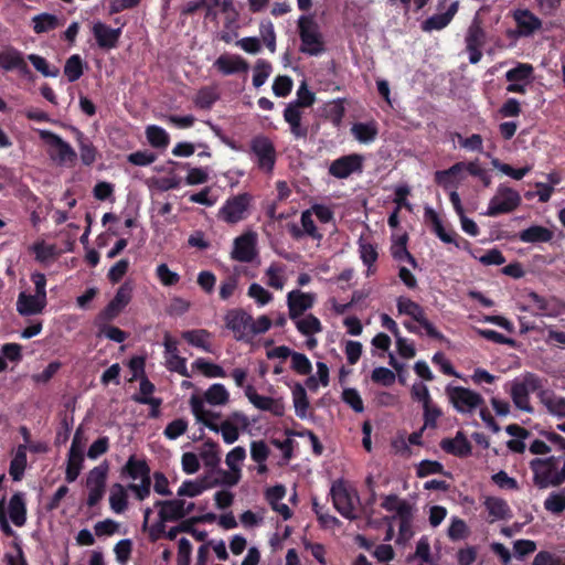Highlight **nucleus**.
I'll return each instance as SVG.
<instances>
[{
  "instance_id": "1",
  "label": "nucleus",
  "mask_w": 565,
  "mask_h": 565,
  "mask_svg": "<svg viewBox=\"0 0 565 565\" xmlns=\"http://www.w3.org/2000/svg\"><path fill=\"white\" fill-rule=\"evenodd\" d=\"M545 382L546 380L531 372L513 380L509 393L515 407L526 413H533L534 408L530 403V394L535 393L540 398L542 392L548 391L544 388Z\"/></svg>"
},
{
  "instance_id": "2",
  "label": "nucleus",
  "mask_w": 565,
  "mask_h": 565,
  "mask_svg": "<svg viewBox=\"0 0 565 565\" xmlns=\"http://www.w3.org/2000/svg\"><path fill=\"white\" fill-rule=\"evenodd\" d=\"M300 39L299 51L309 56H319L326 52L323 35L312 17L301 15L298 20Z\"/></svg>"
},
{
  "instance_id": "3",
  "label": "nucleus",
  "mask_w": 565,
  "mask_h": 565,
  "mask_svg": "<svg viewBox=\"0 0 565 565\" xmlns=\"http://www.w3.org/2000/svg\"><path fill=\"white\" fill-rule=\"evenodd\" d=\"M248 153L258 170L273 173L277 161V150L268 136L264 134L254 136L249 141Z\"/></svg>"
},
{
  "instance_id": "4",
  "label": "nucleus",
  "mask_w": 565,
  "mask_h": 565,
  "mask_svg": "<svg viewBox=\"0 0 565 565\" xmlns=\"http://www.w3.org/2000/svg\"><path fill=\"white\" fill-rule=\"evenodd\" d=\"M334 509L345 519L355 520V503L360 502L358 492L349 488L343 480H337L330 489Z\"/></svg>"
},
{
  "instance_id": "5",
  "label": "nucleus",
  "mask_w": 565,
  "mask_h": 565,
  "mask_svg": "<svg viewBox=\"0 0 565 565\" xmlns=\"http://www.w3.org/2000/svg\"><path fill=\"white\" fill-rule=\"evenodd\" d=\"M253 196L247 193H239L230 196L218 210V218L227 224H236L249 215Z\"/></svg>"
},
{
  "instance_id": "6",
  "label": "nucleus",
  "mask_w": 565,
  "mask_h": 565,
  "mask_svg": "<svg viewBox=\"0 0 565 565\" xmlns=\"http://www.w3.org/2000/svg\"><path fill=\"white\" fill-rule=\"evenodd\" d=\"M511 15L516 28L508 30L507 35L510 39L532 38L543 28V21L529 9H515Z\"/></svg>"
},
{
  "instance_id": "7",
  "label": "nucleus",
  "mask_w": 565,
  "mask_h": 565,
  "mask_svg": "<svg viewBox=\"0 0 565 565\" xmlns=\"http://www.w3.org/2000/svg\"><path fill=\"white\" fill-rule=\"evenodd\" d=\"M226 329H228L236 341L250 342L252 315L243 308H233L224 316Z\"/></svg>"
},
{
  "instance_id": "8",
  "label": "nucleus",
  "mask_w": 565,
  "mask_h": 565,
  "mask_svg": "<svg viewBox=\"0 0 565 565\" xmlns=\"http://www.w3.org/2000/svg\"><path fill=\"white\" fill-rule=\"evenodd\" d=\"M109 471V465L105 460L97 467H94L87 475L86 487L88 489L87 505L93 508L104 498L106 491V481Z\"/></svg>"
},
{
  "instance_id": "9",
  "label": "nucleus",
  "mask_w": 565,
  "mask_h": 565,
  "mask_svg": "<svg viewBox=\"0 0 565 565\" xmlns=\"http://www.w3.org/2000/svg\"><path fill=\"white\" fill-rule=\"evenodd\" d=\"M521 203L518 191L509 186L500 185L497 194L490 200L487 215L498 216L514 211Z\"/></svg>"
},
{
  "instance_id": "10",
  "label": "nucleus",
  "mask_w": 565,
  "mask_h": 565,
  "mask_svg": "<svg viewBox=\"0 0 565 565\" xmlns=\"http://www.w3.org/2000/svg\"><path fill=\"white\" fill-rule=\"evenodd\" d=\"M559 457L551 456L548 458H535L530 461V468L533 472V482L540 489L552 484L554 473L558 472Z\"/></svg>"
},
{
  "instance_id": "11",
  "label": "nucleus",
  "mask_w": 565,
  "mask_h": 565,
  "mask_svg": "<svg viewBox=\"0 0 565 565\" xmlns=\"http://www.w3.org/2000/svg\"><path fill=\"white\" fill-rule=\"evenodd\" d=\"M381 507L388 511L395 512L399 520V533L406 535L411 533V524L413 520V507L406 500L399 499L396 494L385 495Z\"/></svg>"
},
{
  "instance_id": "12",
  "label": "nucleus",
  "mask_w": 565,
  "mask_h": 565,
  "mask_svg": "<svg viewBox=\"0 0 565 565\" xmlns=\"http://www.w3.org/2000/svg\"><path fill=\"white\" fill-rule=\"evenodd\" d=\"M82 429L77 428L68 451L67 466L65 471V480L68 483L74 482L83 469L84 445L82 443Z\"/></svg>"
},
{
  "instance_id": "13",
  "label": "nucleus",
  "mask_w": 565,
  "mask_h": 565,
  "mask_svg": "<svg viewBox=\"0 0 565 565\" xmlns=\"http://www.w3.org/2000/svg\"><path fill=\"white\" fill-rule=\"evenodd\" d=\"M132 296V287L125 282L122 284L115 295V297L108 302V305L98 313L97 321L108 322L119 316V313L130 302Z\"/></svg>"
},
{
  "instance_id": "14",
  "label": "nucleus",
  "mask_w": 565,
  "mask_h": 565,
  "mask_svg": "<svg viewBox=\"0 0 565 565\" xmlns=\"http://www.w3.org/2000/svg\"><path fill=\"white\" fill-rule=\"evenodd\" d=\"M40 138L46 142L50 147L54 148L56 154L51 153L53 160L58 163H74L77 159L76 151L71 147L68 142L63 140L58 135L50 130H40Z\"/></svg>"
},
{
  "instance_id": "15",
  "label": "nucleus",
  "mask_w": 565,
  "mask_h": 565,
  "mask_svg": "<svg viewBox=\"0 0 565 565\" xmlns=\"http://www.w3.org/2000/svg\"><path fill=\"white\" fill-rule=\"evenodd\" d=\"M363 157L358 153L342 156L331 162L329 174L337 179H347L355 172H362Z\"/></svg>"
},
{
  "instance_id": "16",
  "label": "nucleus",
  "mask_w": 565,
  "mask_h": 565,
  "mask_svg": "<svg viewBox=\"0 0 565 565\" xmlns=\"http://www.w3.org/2000/svg\"><path fill=\"white\" fill-rule=\"evenodd\" d=\"M0 68L4 72L17 71L22 76L31 74L23 53L12 45H7L0 51Z\"/></svg>"
},
{
  "instance_id": "17",
  "label": "nucleus",
  "mask_w": 565,
  "mask_h": 565,
  "mask_svg": "<svg viewBox=\"0 0 565 565\" xmlns=\"http://www.w3.org/2000/svg\"><path fill=\"white\" fill-rule=\"evenodd\" d=\"M459 175V162L454 163L448 170L437 171L435 181L449 194L455 212L459 215V193L456 181Z\"/></svg>"
},
{
  "instance_id": "18",
  "label": "nucleus",
  "mask_w": 565,
  "mask_h": 565,
  "mask_svg": "<svg viewBox=\"0 0 565 565\" xmlns=\"http://www.w3.org/2000/svg\"><path fill=\"white\" fill-rule=\"evenodd\" d=\"M245 395L256 408L269 412L277 417L284 416L285 403L282 398L259 395L253 385H247L245 387Z\"/></svg>"
},
{
  "instance_id": "19",
  "label": "nucleus",
  "mask_w": 565,
  "mask_h": 565,
  "mask_svg": "<svg viewBox=\"0 0 565 565\" xmlns=\"http://www.w3.org/2000/svg\"><path fill=\"white\" fill-rule=\"evenodd\" d=\"M526 299L535 307L536 316L557 317L564 312V303L555 297L545 298L535 291H530Z\"/></svg>"
},
{
  "instance_id": "20",
  "label": "nucleus",
  "mask_w": 565,
  "mask_h": 565,
  "mask_svg": "<svg viewBox=\"0 0 565 565\" xmlns=\"http://www.w3.org/2000/svg\"><path fill=\"white\" fill-rule=\"evenodd\" d=\"M313 294L295 289L287 294L288 315L291 320H297L315 305Z\"/></svg>"
},
{
  "instance_id": "21",
  "label": "nucleus",
  "mask_w": 565,
  "mask_h": 565,
  "mask_svg": "<svg viewBox=\"0 0 565 565\" xmlns=\"http://www.w3.org/2000/svg\"><path fill=\"white\" fill-rule=\"evenodd\" d=\"M154 507L160 508L159 519L162 522L179 521L189 514V510H185V501L182 499L158 500Z\"/></svg>"
},
{
  "instance_id": "22",
  "label": "nucleus",
  "mask_w": 565,
  "mask_h": 565,
  "mask_svg": "<svg viewBox=\"0 0 565 565\" xmlns=\"http://www.w3.org/2000/svg\"><path fill=\"white\" fill-rule=\"evenodd\" d=\"M256 237L255 234L249 232L245 233L234 241L232 258L242 263H249L256 256Z\"/></svg>"
},
{
  "instance_id": "23",
  "label": "nucleus",
  "mask_w": 565,
  "mask_h": 565,
  "mask_svg": "<svg viewBox=\"0 0 565 565\" xmlns=\"http://www.w3.org/2000/svg\"><path fill=\"white\" fill-rule=\"evenodd\" d=\"M97 45L103 50L115 49L121 35V29H113L103 22H96L92 29Z\"/></svg>"
},
{
  "instance_id": "24",
  "label": "nucleus",
  "mask_w": 565,
  "mask_h": 565,
  "mask_svg": "<svg viewBox=\"0 0 565 565\" xmlns=\"http://www.w3.org/2000/svg\"><path fill=\"white\" fill-rule=\"evenodd\" d=\"M214 67L221 74L227 76L236 73H246L249 65L241 55L222 54L215 60Z\"/></svg>"
},
{
  "instance_id": "25",
  "label": "nucleus",
  "mask_w": 565,
  "mask_h": 565,
  "mask_svg": "<svg viewBox=\"0 0 565 565\" xmlns=\"http://www.w3.org/2000/svg\"><path fill=\"white\" fill-rule=\"evenodd\" d=\"M424 221L429 230L444 243H455L454 233L446 231L439 214L430 206H426L424 210Z\"/></svg>"
},
{
  "instance_id": "26",
  "label": "nucleus",
  "mask_w": 565,
  "mask_h": 565,
  "mask_svg": "<svg viewBox=\"0 0 565 565\" xmlns=\"http://www.w3.org/2000/svg\"><path fill=\"white\" fill-rule=\"evenodd\" d=\"M284 119L289 125L295 139H306L309 132L308 126L301 122V111L297 105L288 104L284 110Z\"/></svg>"
},
{
  "instance_id": "27",
  "label": "nucleus",
  "mask_w": 565,
  "mask_h": 565,
  "mask_svg": "<svg viewBox=\"0 0 565 565\" xmlns=\"http://www.w3.org/2000/svg\"><path fill=\"white\" fill-rule=\"evenodd\" d=\"M46 306V300L40 298L38 295H28L24 291L20 292L17 300V310L21 316L38 315L43 311Z\"/></svg>"
},
{
  "instance_id": "28",
  "label": "nucleus",
  "mask_w": 565,
  "mask_h": 565,
  "mask_svg": "<svg viewBox=\"0 0 565 565\" xmlns=\"http://www.w3.org/2000/svg\"><path fill=\"white\" fill-rule=\"evenodd\" d=\"M8 514L15 526H23L26 522V503L23 492H15L9 500Z\"/></svg>"
},
{
  "instance_id": "29",
  "label": "nucleus",
  "mask_w": 565,
  "mask_h": 565,
  "mask_svg": "<svg viewBox=\"0 0 565 565\" xmlns=\"http://www.w3.org/2000/svg\"><path fill=\"white\" fill-rule=\"evenodd\" d=\"M150 472V467L145 459H138L135 455H131L122 466L120 476L137 480L149 476Z\"/></svg>"
},
{
  "instance_id": "30",
  "label": "nucleus",
  "mask_w": 565,
  "mask_h": 565,
  "mask_svg": "<svg viewBox=\"0 0 565 565\" xmlns=\"http://www.w3.org/2000/svg\"><path fill=\"white\" fill-rule=\"evenodd\" d=\"M74 134L79 148V156L84 166H92L97 159V149L93 142L77 128H74Z\"/></svg>"
},
{
  "instance_id": "31",
  "label": "nucleus",
  "mask_w": 565,
  "mask_h": 565,
  "mask_svg": "<svg viewBox=\"0 0 565 565\" xmlns=\"http://www.w3.org/2000/svg\"><path fill=\"white\" fill-rule=\"evenodd\" d=\"M457 6L458 2H454L446 12L434 14L426 19L422 23V30L425 32H431L434 30H441L447 26L456 13Z\"/></svg>"
},
{
  "instance_id": "32",
  "label": "nucleus",
  "mask_w": 565,
  "mask_h": 565,
  "mask_svg": "<svg viewBox=\"0 0 565 565\" xmlns=\"http://www.w3.org/2000/svg\"><path fill=\"white\" fill-rule=\"evenodd\" d=\"M484 33L481 29H470L466 39L467 51L469 53V61L471 64L478 63L482 57L480 47L482 46Z\"/></svg>"
},
{
  "instance_id": "33",
  "label": "nucleus",
  "mask_w": 565,
  "mask_h": 565,
  "mask_svg": "<svg viewBox=\"0 0 565 565\" xmlns=\"http://www.w3.org/2000/svg\"><path fill=\"white\" fill-rule=\"evenodd\" d=\"M523 243H547L553 238V232L541 225H532L519 233Z\"/></svg>"
},
{
  "instance_id": "34",
  "label": "nucleus",
  "mask_w": 565,
  "mask_h": 565,
  "mask_svg": "<svg viewBox=\"0 0 565 565\" xmlns=\"http://www.w3.org/2000/svg\"><path fill=\"white\" fill-rule=\"evenodd\" d=\"M26 451V445H19L17 447L14 457L10 461L9 473L13 481H20L24 476V471L28 465Z\"/></svg>"
},
{
  "instance_id": "35",
  "label": "nucleus",
  "mask_w": 565,
  "mask_h": 565,
  "mask_svg": "<svg viewBox=\"0 0 565 565\" xmlns=\"http://www.w3.org/2000/svg\"><path fill=\"white\" fill-rule=\"evenodd\" d=\"M183 340L190 345L211 352V332L205 329L186 330L181 333Z\"/></svg>"
},
{
  "instance_id": "36",
  "label": "nucleus",
  "mask_w": 565,
  "mask_h": 565,
  "mask_svg": "<svg viewBox=\"0 0 565 565\" xmlns=\"http://www.w3.org/2000/svg\"><path fill=\"white\" fill-rule=\"evenodd\" d=\"M344 114V100L340 98L327 103L322 110V116L335 128L342 125Z\"/></svg>"
},
{
  "instance_id": "37",
  "label": "nucleus",
  "mask_w": 565,
  "mask_h": 565,
  "mask_svg": "<svg viewBox=\"0 0 565 565\" xmlns=\"http://www.w3.org/2000/svg\"><path fill=\"white\" fill-rule=\"evenodd\" d=\"M127 488L120 483H114L110 488L109 504L110 509L117 513H124L128 507Z\"/></svg>"
},
{
  "instance_id": "38",
  "label": "nucleus",
  "mask_w": 565,
  "mask_h": 565,
  "mask_svg": "<svg viewBox=\"0 0 565 565\" xmlns=\"http://www.w3.org/2000/svg\"><path fill=\"white\" fill-rule=\"evenodd\" d=\"M484 507L494 520H508L511 518V509L508 502L501 498H487L484 501Z\"/></svg>"
},
{
  "instance_id": "39",
  "label": "nucleus",
  "mask_w": 565,
  "mask_h": 565,
  "mask_svg": "<svg viewBox=\"0 0 565 565\" xmlns=\"http://www.w3.org/2000/svg\"><path fill=\"white\" fill-rule=\"evenodd\" d=\"M540 401L548 413L565 418V397L556 396L554 392L548 390L540 394Z\"/></svg>"
},
{
  "instance_id": "40",
  "label": "nucleus",
  "mask_w": 565,
  "mask_h": 565,
  "mask_svg": "<svg viewBox=\"0 0 565 565\" xmlns=\"http://www.w3.org/2000/svg\"><path fill=\"white\" fill-rule=\"evenodd\" d=\"M351 132L361 143H370L375 140L379 130L374 121L353 124Z\"/></svg>"
},
{
  "instance_id": "41",
  "label": "nucleus",
  "mask_w": 565,
  "mask_h": 565,
  "mask_svg": "<svg viewBox=\"0 0 565 565\" xmlns=\"http://www.w3.org/2000/svg\"><path fill=\"white\" fill-rule=\"evenodd\" d=\"M297 330L306 337H311L312 334L320 333L322 331V324L320 320L313 316L312 313L307 315L305 318L294 320Z\"/></svg>"
},
{
  "instance_id": "42",
  "label": "nucleus",
  "mask_w": 565,
  "mask_h": 565,
  "mask_svg": "<svg viewBox=\"0 0 565 565\" xmlns=\"http://www.w3.org/2000/svg\"><path fill=\"white\" fill-rule=\"evenodd\" d=\"M201 458L204 461L205 467L211 468L214 471L220 463V450L218 445L212 439H207L203 444V449L201 451Z\"/></svg>"
},
{
  "instance_id": "43",
  "label": "nucleus",
  "mask_w": 565,
  "mask_h": 565,
  "mask_svg": "<svg viewBox=\"0 0 565 565\" xmlns=\"http://www.w3.org/2000/svg\"><path fill=\"white\" fill-rule=\"evenodd\" d=\"M204 399L211 405H225L230 401V393L223 384L215 383L206 390Z\"/></svg>"
},
{
  "instance_id": "44",
  "label": "nucleus",
  "mask_w": 565,
  "mask_h": 565,
  "mask_svg": "<svg viewBox=\"0 0 565 565\" xmlns=\"http://www.w3.org/2000/svg\"><path fill=\"white\" fill-rule=\"evenodd\" d=\"M397 310L399 313L411 316L416 322L425 316V311L420 305L405 297L397 299Z\"/></svg>"
},
{
  "instance_id": "45",
  "label": "nucleus",
  "mask_w": 565,
  "mask_h": 565,
  "mask_svg": "<svg viewBox=\"0 0 565 565\" xmlns=\"http://www.w3.org/2000/svg\"><path fill=\"white\" fill-rule=\"evenodd\" d=\"M146 136L153 148H167L170 142L168 132L156 125H151L146 128Z\"/></svg>"
},
{
  "instance_id": "46",
  "label": "nucleus",
  "mask_w": 565,
  "mask_h": 565,
  "mask_svg": "<svg viewBox=\"0 0 565 565\" xmlns=\"http://www.w3.org/2000/svg\"><path fill=\"white\" fill-rule=\"evenodd\" d=\"M33 30L35 33L41 34L58 26V19L56 15L51 13H41L32 19Z\"/></svg>"
},
{
  "instance_id": "47",
  "label": "nucleus",
  "mask_w": 565,
  "mask_h": 565,
  "mask_svg": "<svg viewBox=\"0 0 565 565\" xmlns=\"http://www.w3.org/2000/svg\"><path fill=\"white\" fill-rule=\"evenodd\" d=\"M292 398L296 415L299 418H305L309 408V399L306 390L301 384H296L292 391Z\"/></svg>"
},
{
  "instance_id": "48",
  "label": "nucleus",
  "mask_w": 565,
  "mask_h": 565,
  "mask_svg": "<svg viewBox=\"0 0 565 565\" xmlns=\"http://www.w3.org/2000/svg\"><path fill=\"white\" fill-rule=\"evenodd\" d=\"M84 73L83 61L78 54L70 56L64 65V75L68 82H76L82 77Z\"/></svg>"
},
{
  "instance_id": "49",
  "label": "nucleus",
  "mask_w": 565,
  "mask_h": 565,
  "mask_svg": "<svg viewBox=\"0 0 565 565\" xmlns=\"http://www.w3.org/2000/svg\"><path fill=\"white\" fill-rule=\"evenodd\" d=\"M217 99L218 94L215 88L205 86L199 89L194 98V104L200 109H211Z\"/></svg>"
},
{
  "instance_id": "50",
  "label": "nucleus",
  "mask_w": 565,
  "mask_h": 565,
  "mask_svg": "<svg viewBox=\"0 0 565 565\" xmlns=\"http://www.w3.org/2000/svg\"><path fill=\"white\" fill-rule=\"evenodd\" d=\"M273 72L271 64L263 58L256 61L254 65L253 85L256 88L263 86Z\"/></svg>"
},
{
  "instance_id": "51",
  "label": "nucleus",
  "mask_w": 565,
  "mask_h": 565,
  "mask_svg": "<svg viewBox=\"0 0 565 565\" xmlns=\"http://www.w3.org/2000/svg\"><path fill=\"white\" fill-rule=\"evenodd\" d=\"M193 367L201 371L206 377H225V370L215 363L209 362L203 358H199L193 362Z\"/></svg>"
},
{
  "instance_id": "52",
  "label": "nucleus",
  "mask_w": 565,
  "mask_h": 565,
  "mask_svg": "<svg viewBox=\"0 0 565 565\" xmlns=\"http://www.w3.org/2000/svg\"><path fill=\"white\" fill-rule=\"evenodd\" d=\"M28 60L45 77H57L60 74L58 67L50 66L47 61L38 54H29Z\"/></svg>"
},
{
  "instance_id": "53",
  "label": "nucleus",
  "mask_w": 565,
  "mask_h": 565,
  "mask_svg": "<svg viewBox=\"0 0 565 565\" xmlns=\"http://www.w3.org/2000/svg\"><path fill=\"white\" fill-rule=\"evenodd\" d=\"M483 405L484 399L479 393L461 386V412L465 411V407L467 411H472Z\"/></svg>"
},
{
  "instance_id": "54",
  "label": "nucleus",
  "mask_w": 565,
  "mask_h": 565,
  "mask_svg": "<svg viewBox=\"0 0 565 565\" xmlns=\"http://www.w3.org/2000/svg\"><path fill=\"white\" fill-rule=\"evenodd\" d=\"M533 66L527 63H519L518 66L505 73L508 82H522L529 79L533 74Z\"/></svg>"
},
{
  "instance_id": "55",
  "label": "nucleus",
  "mask_w": 565,
  "mask_h": 565,
  "mask_svg": "<svg viewBox=\"0 0 565 565\" xmlns=\"http://www.w3.org/2000/svg\"><path fill=\"white\" fill-rule=\"evenodd\" d=\"M156 276L164 287L175 286L180 281V275L172 271L164 263L157 266Z\"/></svg>"
},
{
  "instance_id": "56",
  "label": "nucleus",
  "mask_w": 565,
  "mask_h": 565,
  "mask_svg": "<svg viewBox=\"0 0 565 565\" xmlns=\"http://www.w3.org/2000/svg\"><path fill=\"white\" fill-rule=\"evenodd\" d=\"M247 296L255 300V302L263 307L273 300V294L266 290L262 285L253 282L249 285Z\"/></svg>"
},
{
  "instance_id": "57",
  "label": "nucleus",
  "mask_w": 565,
  "mask_h": 565,
  "mask_svg": "<svg viewBox=\"0 0 565 565\" xmlns=\"http://www.w3.org/2000/svg\"><path fill=\"white\" fill-rule=\"evenodd\" d=\"M544 508L553 514L563 513L565 511V492H551L544 501Z\"/></svg>"
},
{
  "instance_id": "58",
  "label": "nucleus",
  "mask_w": 565,
  "mask_h": 565,
  "mask_svg": "<svg viewBox=\"0 0 565 565\" xmlns=\"http://www.w3.org/2000/svg\"><path fill=\"white\" fill-rule=\"evenodd\" d=\"M466 170L471 175L478 178L484 186H489L491 183V175L487 169L481 167V164L478 161H471L467 164L461 162V171Z\"/></svg>"
},
{
  "instance_id": "59",
  "label": "nucleus",
  "mask_w": 565,
  "mask_h": 565,
  "mask_svg": "<svg viewBox=\"0 0 565 565\" xmlns=\"http://www.w3.org/2000/svg\"><path fill=\"white\" fill-rule=\"evenodd\" d=\"M291 369L300 374L308 375L312 371V364L306 354L299 352L291 353Z\"/></svg>"
},
{
  "instance_id": "60",
  "label": "nucleus",
  "mask_w": 565,
  "mask_h": 565,
  "mask_svg": "<svg viewBox=\"0 0 565 565\" xmlns=\"http://www.w3.org/2000/svg\"><path fill=\"white\" fill-rule=\"evenodd\" d=\"M188 429V420L184 419V418H177L172 422H170L164 430H163V435L170 439V440H174L177 438H179L180 436H182Z\"/></svg>"
},
{
  "instance_id": "61",
  "label": "nucleus",
  "mask_w": 565,
  "mask_h": 565,
  "mask_svg": "<svg viewBox=\"0 0 565 565\" xmlns=\"http://www.w3.org/2000/svg\"><path fill=\"white\" fill-rule=\"evenodd\" d=\"M209 486L201 484L198 480H185L178 489L179 497H190L194 498L200 495L203 491L207 490Z\"/></svg>"
},
{
  "instance_id": "62",
  "label": "nucleus",
  "mask_w": 565,
  "mask_h": 565,
  "mask_svg": "<svg viewBox=\"0 0 565 565\" xmlns=\"http://www.w3.org/2000/svg\"><path fill=\"white\" fill-rule=\"evenodd\" d=\"M166 366L169 371L175 372L184 377H190L191 374L186 367V359L180 356L179 354H174L172 356L166 358Z\"/></svg>"
},
{
  "instance_id": "63",
  "label": "nucleus",
  "mask_w": 565,
  "mask_h": 565,
  "mask_svg": "<svg viewBox=\"0 0 565 565\" xmlns=\"http://www.w3.org/2000/svg\"><path fill=\"white\" fill-rule=\"evenodd\" d=\"M239 278L237 275H228L221 281L220 285V298L222 300H228L238 287Z\"/></svg>"
},
{
  "instance_id": "64",
  "label": "nucleus",
  "mask_w": 565,
  "mask_h": 565,
  "mask_svg": "<svg viewBox=\"0 0 565 565\" xmlns=\"http://www.w3.org/2000/svg\"><path fill=\"white\" fill-rule=\"evenodd\" d=\"M532 565H565V558L548 551H540L534 556Z\"/></svg>"
}]
</instances>
